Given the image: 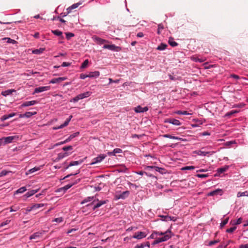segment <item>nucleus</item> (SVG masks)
Instances as JSON below:
<instances>
[{
    "label": "nucleus",
    "instance_id": "nucleus-3",
    "mask_svg": "<svg viewBox=\"0 0 248 248\" xmlns=\"http://www.w3.org/2000/svg\"><path fill=\"white\" fill-rule=\"evenodd\" d=\"M103 48L115 51H120L121 50V48L120 46H116L115 45H105Z\"/></svg>",
    "mask_w": 248,
    "mask_h": 248
},
{
    "label": "nucleus",
    "instance_id": "nucleus-14",
    "mask_svg": "<svg viewBox=\"0 0 248 248\" xmlns=\"http://www.w3.org/2000/svg\"><path fill=\"white\" fill-rule=\"evenodd\" d=\"M81 3H75V4H73L72 5H71V6L69 7L68 8H67L66 10L67 11L66 14H65L63 15V16H66L67 14H69L70 12H71L72 10L73 9H76L78 7V6Z\"/></svg>",
    "mask_w": 248,
    "mask_h": 248
},
{
    "label": "nucleus",
    "instance_id": "nucleus-49",
    "mask_svg": "<svg viewBox=\"0 0 248 248\" xmlns=\"http://www.w3.org/2000/svg\"><path fill=\"white\" fill-rule=\"evenodd\" d=\"M236 229V227L235 226H234V227H231L229 229H228L227 230H226V232H229V233H231V232H232L234 231H235V230Z\"/></svg>",
    "mask_w": 248,
    "mask_h": 248
},
{
    "label": "nucleus",
    "instance_id": "nucleus-21",
    "mask_svg": "<svg viewBox=\"0 0 248 248\" xmlns=\"http://www.w3.org/2000/svg\"><path fill=\"white\" fill-rule=\"evenodd\" d=\"M146 246L148 248L150 247V243L149 242L137 245L134 248H144Z\"/></svg>",
    "mask_w": 248,
    "mask_h": 248
},
{
    "label": "nucleus",
    "instance_id": "nucleus-30",
    "mask_svg": "<svg viewBox=\"0 0 248 248\" xmlns=\"http://www.w3.org/2000/svg\"><path fill=\"white\" fill-rule=\"evenodd\" d=\"M36 114V112H26L25 113L23 114V116H25V117L30 118L31 116L34 115Z\"/></svg>",
    "mask_w": 248,
    "mask_h": 248
},
{
    "label": "nucleus",
    "instance_id": "nucleus-55",
    "mask_svg": "<svg viewBox=\"0 0 248 248\" xmlns=\"http://www.w3.org/2000/svg\"><path fill=\"white\" fill-rule=\"evenodd\" d=\"M10 222V220H6V221L2 222L0 224V227H3L8 224L9 223V222Z\"/></svg>",
    "mask_w": 248,
    "mask_h": 248
},
{
    "label": "nucleus",
    "instance_id": "nucleus-61",
    "mask_svg": "<svg viewBox=\"0 0 248 248\" xmlns=\"http://www.w3.org/2000/svg\"><path fill=\"white\" fill-rule=\"evenodd\" d=\"M230 77L231 78H234L235 79H238L240 78L238 75H235V74H231L230 75Z\"/></svg>",
    "mask_w": 248,
    "mask_h": 248
},
{
    "label": "nucleus",
    "instance_id": "nucleus-48",
    "mask_svg": "<svg viewBox=\"0 0 248 248\" xmlns=\"http://www.w3.org/2000/svg\"><path fill=\"white\" fill-rule=\"evenodd\" d=\"M177 114H182V115H189V114H191V113H189L188 112H187V111H181V110H179L177 112Z\"/></svg>",
    "mask_w": 248,
    "mask_h": 248
},
{
    "label": "nucleus",
    "instance_id": "nucleus-13",
    "mask_svg": "<svg viewBox=\"0 0 248 248\" xmlns=\"http://www.w3.org/2000/svg\"><path fill=\"white\" fill-rule=\"evenodd\" d=\"M223 194V191L221 189H217L215 190L211 191L208 193V196H213L215 195H222Z\"/></svg>",
    "mask_w": 248,
    "mask_h": 248
},
{
    "label": "nucleus",
    "instance_id": "nucleus-35",
    "mask_svg": "<svg viewBox=\"0 0 248 248\" xmlns=\"http://www.w3.org/2000/svg\"><path fill=\"white\" fill-rule=\"evenodd\" d=\"M167 46V45L166 44L161 43L159 46H158V47H157V49L159 50H163L166 49Z\"/></svg>",
    "mask_w": 248,
    "mask_h": 248
},
{
    "label": "nucleus",
    "instance_id": "nucleus-5",
    "mask_svg": "<svg viewBox=\"0 0 248 248\" xmlns=\"http://www.w3.org/2000/svg\"><path fill=\"white\" fill-rule=\"evenodd\" d=\"M50 89V86H42L38 88H36L34 89L33 94L41 93L44 91L49 90Z\"/></svg>",
    "mask_w": 248,
    "mask_h": 248
},
{
    "label": "nucleus",
    "instance_id": "nucleus-64",
    "mask_svg": "<svg viewBox=\"0 0 248 248\" xmlns=\"http://www.w3.org/2000/svg\"><path fill=\"white\" fill-rule=\"evenodd\" d=\"M242 218L240 217L236 221V222L234 223V224H235V225H238V224H240V223H241L242 222Z\"/></svg>",
    "mask_w": 248,
    "mask_h": 248
},
{
    "label": "nucleus",
    "instance_id": "nucleus-8",
    "mask_svg": "<svg viewBox=\"0 0 248 248\" xmlns=\"http://www.w3.org/2000/svg\"><path fill=\"white\" fill-rule=\"evenodd\" d=\"M79 133L78 132H77L76 133H74L70 135L69 136V137L67 139H66L64 141L61 142L60 143L57 144V145L62 144H64V143H65L66 142H68L69 141H70L72 139H73V138H74L76 137L77 136H78L79 135Z\"/></svg>",
    "mask_w": 248,
    "mask_h": 248
},
{
    "label": "nucleus",
    "instance_id": "nucleus-25",
    "mask_svg": "<svg viewBox=\"0 0 248 248\" xmlns=\"http://www.w3.org/2000/svg\"><path fill=\"white\" fill-rule=\"evenodd\" d=\"M91 94V92H86L85 93H83L79 94V97L80 98V99H82L83 98H86L90 96Z\"/></svg>",
    "mask_w": 248,
    "mask_h": 248
},
{
    "label": "nucleus",
    "instance_id": "nucleus-38",
    "mask_svg": "<svg viewBox=\"0 0 248 248\" xmlns=\"http://www.w3.org/2000/svg\"><path fill=\"white\" fill-rule=\"evenodd\" d=\"M52 32L55 35H57L58 36H62V33L61 31H60L57 30L52 31Z\"/></svg>",
    "mask_w": 248,
    "mask_h": 248
},
{
    "label": "nucleus",
    "instance_id": "nucleus-62",
    "mask_svg": "<svg viewBox=\"0 0 248 248\" xmlns=\"http://www.w3.org/2000/svg\"><path fill=\"white\" fill-rule=\"evenodd\" d=\"M8 119V117L7 116V115H4L1 117L0 120L1 121H4Z\"/></svg>",
    "mask_w": 248,
    "mask_h": 248
},
{
    "label": "nucleus",
    "instance_id": "nucleus-45",
    "mask_svg": "<svg viewBox=\"0 0 248 248\" xmlns=\"http://www.w3.org/2000/svg\"><path fill=\"white\" fill-rule=\"evenodd\" d=\"M66 38L67 40H69L71 37L74 36V34L73 33L71 32H66L65 33Z\"/></svg>",
    "mask_w": 248,
    "mask_h": 248
},
{
    "label": "nucleus",
    "instance_id": "nucleus-52",
    "mask_svg": "<svg viewBox=\"0 0 248 248\" xmlns=\"http://www.w3.org/2000/svg\"><path fill=\"white\" fill-rule=\"evenodd\" d=\"M19 206H12L10 207V212L16 211L19 209Z\"/></svg>",
    "mask_w": 248,
    "mask_h": 248
},
{
    "label": "nucleus",
    "instance_id": "nucleus-33",
    "mask_svg": "<svg viewBox=\"0 0 248 248\" xmlns=\"http://www.w3.org/2000/svg\"><path fill=\"white\" fill-rule=\"evenodd\" d=\"M169 43L171 46L173 47L176 46L178 45V43L175 42L173 38L169 39Z\"/></svg>",
    "mask_w": 248,
    "mask_h": 248
},
{
    "label": "nucleus",
    "instance_id": "nucleus-19",
    "mask_svg": "<svg viewBox=\"0 0 248 248\" xmlns=\"http://www.w3.org/2000/svg\"><path fill=\"white\" fill-rule=\"evenodd\" d=\"M100 75V72L99 71L90 72L88 76L89 78H97Z\"/></svg>",
    "mask_w": 248,
    "mask_h": 248
},
{
    "label": "nucleus",
    "instance_id": "nucleus-15",
    "mask_svg": "<svg viewBox=\"0 0 248 248\" xmlns=\"http://www.w3.org/2000/svg\"><path fill=\"white\" fill-rule=\"evenodd\" d=\"M129 194V192L128 191H125L123 192L121 194L117 195V198L118 199H124L125 198L128 196Z\"/></svg>",
    "mask_w": 248,
    "mask_h": 248
},
{
    "label": "nucleus",
    "instance_id": "nucleus-2",
    "mask_svg": "<svg viewBox=\"0 0 248 248\" xmlns=\"http://www.w3.org/2000/svg\"><path fill=\"white\" fill-rule=\"evenodd\" d=\"M95 201H97V202L94 205V206L93 208V210H94L95 209H96L97 208L100 207L102 205L106 204L108 202V200L99 201L98 199H95L93 201V202L91 204H88L87 206H89V205L93 204L95 202Z\"/></svg>",
    "mask_w": 248,
    "mask_h": 248
},
{
    "label": "nucleus",
    "instance_id": "nucleus-18",
    "mask_svg": "<svg viewBox=\"0 0 248 248\" xmlns=\"http://www.w3.org/2000/svg\"><path fill=\"white\" fill-rule=\"evenodd\" d=\"M14 89H10L1 92V94L3 96H6L7 95L12 94L13 93L16 92Z\"/></svg>",
    "mask_w": 248,
    "mask_h": 248
},
{
    "label": "nucleus",
    "instance_id": "nucleus-6",
    "mask_svg": "<svg viewBox=\"0 0 248 248\" xmlns=\"http://www.w3.org/2000/svg\"><path fill=\"white\" fill-rule=\"evenodd\" d=\"M164 122L166 123L171 124L175 125H180L181 124L179 120L173 119V118H169V119H166L165 120Z\"/></svg>",
    "mask_w": 248,
    "mask_h": 248
},
{
    "label": "nucleus",
    "instance_id": "nucleus-42",
    "mask_svg": "<svg viewBox=\"0 0 248 248\" xmlns=\"http://www.w3.org/2000/svg\"><path fill=\"white\" fill-rule=\"evenodd\" d=\"M195 169V167L193 166H186L181 169L183 170H192Z\"/></svg>",
    "mask_w": 248,
    "mask_h": 248
},
{
    "label": "nucleus",
    "instance_id": "nucleus-17",
    "mask_svg": "<svg viewBox=\"0 0 248 248\" xmlns=\"http://www.w3.org/2000/svg\"><path fill=\"white\" fill-rule=\"evenodd\" d=\"M70 120H71L69 118L67 119L63 124H61L59 126L54 127H53V129L57 130V129H60V128H63L64 127L67 126L68 124H69V122L70 121Z\"/></svg>",
    "mask_w": 248,
    "mask_h": 248
},
{
    "label": "nucleus",
    "instance_id": "nucleus-9",
    "mask_svg": "<svg viewBox=\"0 0 248 248\" xmlns=\"http://www.w3.org/2000/svg\"><path fill=\"white\" fill-rule=\"evenodd\" d=\"M17 136H9L7 137H3V140H4V144H7L10 143H11L14 140H16L18 139Z\"/></svg>",
    "mask_w": 248,
    "mask_h": 248
},
{
    "label": "nucleus",
    "instance_id": "nucleus-54",
    "mask_svg": "<svg viewBox=\"0 0 248 248\" xmlns=\"http://www.w3.org/2000/svg\"><path fill=\"white\" fill-rule=\"evenodd\" d=\"M208 175L207 174H198L196 175V176L199 178H205L207 177Z\"/></svg>",
    "mask_w": 248,
    "mask_h": 248
},
{
    "label": "nucleus",
    "instance_id": "nucleus-27",
    "mask_svg": "<svg viewBox=\"0 0 248 248\" xmlns=\"http://www.w3.org/2000/svg\"><path fill=\"white\" fill-rule=\"evenodd\" d=\"M74 185V184H68L67 185H66L64 186H63L62 188H60L59 189V191H60L63 190L64 192H65L67 190H68L69 188L71 187Z\"/></svg>",
    "mask_w": 248,
    "mask_h": 248
},
{
    "label": "nucleus",
    "instance_id": "nucleus-63",
    "mask_svg": "<svg viewBox=\"0 0 248 248\" xmlns=\"http://www.w3.org/2000/svg\"><path fill=\"white\" fill-rule=\"evenodd\" d=\"M70 64H71V63L70 62H63L62 64V67L68 66L70 65Z\"/></svg>",
    "mask_w": 248,
    "mask_h": 248
},
{
    "label": "nucleus",
    "instance_id": "nucleus-29",
    "mask_svg": "<svg viewBox=\"0 0 248 248\" xmlns=\"http://www.w3.org/2000/svg\"><path fill=\"white\" fill-rule=\"evenodd\" d=\"M45 49L44 48H40L39 49H34L32 51V53L35 54H40L42 53L45 50Z\"/></svg>",
    "mask_w": 248,
    "mask_h": 248
},
{
    "label": "nucleus",
    "instance_id": "nucleus-50",
    "mask_svg": "<svg viewBox=\"0 0 248 248\" xmlns=\"http://www.w3.org/2000/svg\"><path fill=\"white\" fill-rule=\"evenodd\" d=\"M80 99V98L79 95L78 94V95H77L76 97H75L74 98H73L70 101V102H78Z\"/></svg>",
    "mask_w": 248,
    "mask_h": 248
},
{
    "label": "nucleus",
    "instance_id": "nucleus-28",
    "mask_svg": "<svg viewBox=\"0 0 248 248\" xmlns=\"http://www.w3.org/2000/svg\"><path fill=\"white\" fill-rule=\"evenodd\" d=\"M122 152V150L119 148H115L112 152L108 153L109 155H115L116 154Z\"/></svg>",
    "mask_w": 248,
    "mask_h": 248
},
{
    "label": "nucleus",
    "instance_id": "nucleus-36",
    "mask_svg": "<svg viewBox=\"0 0 248 248\" xmlns=\"http://www.w3.org/2000/svg\"><path fill=\"white\" fill-rule=\"evenodd\" d=\"M242 196H248V192L247 191H246L243 192H239L237 194V197H240Z\"/></svg>",
    "mask_w": 248,
    "mask_h": 248
},
{
    "label": "nucleus",
    "instance_id": "nucleus-56",
    "mask_svg": "<svg viewBox=\"0 0 248 248\" xmlns=\"http://www.w3.org/2000/svg\"><path fill=\"white\" fill-rule=\"evenodd\" d=\"M8 172H9L8 171H6L5 170H3L0 173V177L6 175Z\"/></svg>",
    "mask_w": 248,
    "mask_h": 248
},
{
    "label": "nucleus",
    "instance_id": "nucleus-31",
    "mask_svg": "<svg viewBox=\"0 0 248 248\" xmlns=\"http://www.w3.org/2000/svg\"><path fill=\"white\" fill-rule=\"evenodd\" d=\"M239 112V110H232L230 112H227L226 114H225V116L226 117H230L231 116H232V115L234 114H235V113H237Z\"/></svg>",
    "mask_w": 248,
    "mask_h": 248
},
{
    "label": "nucleus",
    "instance_id": "nucleus-41",
    "mask_svg": "<svg viewBox=\"0 0 248 248\" xmlns=\"http://www.w3.org/2000/svg\"><path fill=\"white\" fill-rule=\"evenodd\" d=\"M43 206H44V204H43V203H37V204H35L34 205H33L31 207V208L35 209L39 208L40 207H42Z\"/></svg>",
    "mask_w": 248,
    "mask_h": 248
},
{
    "label": "nucleus",
    "instance_id": "nucleus-46",
    "mask_svg": "<svg viewBox=\"0 0 248 248\" xmlns=\"http://www.w3.org/2000/svg\"><path fill=\"white\" fill-rule=\"evenodd\" d=\"M93 199V197H89L87 199H85L81 202V204H83L85 202H88L91 201Z\"/></svg>",
    "mask_w": 248,
    "mask_h": 248
},
{
    "label": "nucleus",
    "instance_id": "nucleus-22",
    "mask_svg": "<svg viewBox=\"0 0 248 248\" xmlns=\"http://www.w3.org/2000/svg\"><path fill=\"white\" fill-rule=\"evenodd\" d=\"M214 153L215 152H205L204 151L200 150L198 152L197 154L200 155L205 156L208 154H210L211 155H213Z\"/></svg>",
    "mask_w": 248,
    "mask_h": 248
},
{
    "label": "nucleus",
    "instance_id": "nucleus-58",
    "mask_svg": "<svg viewBox=\"0 0 248 248\" xmlns=\"http://www.w3.org/2000/svg\"><path fill=\"white\" fill-rule=\"evenodd\" d=\"M5 39H7L8 40V42L9 43H12V44H15L16 43V41L14 40H13L10 38H5Z\"/></svg>",
    "mask_w": 248,
    "mask_h": 248
},
{
    "label": "nucleus",
    "instance_id": "nucleus-4",
    "mask_svg": "<svg viewBox=\"0 0 248 248\" xmlns=\"http://www.w3.org/2000/svg\"><path fill=\"white\" fill-rule=\"evenodd\" d=\"M106 157V155L104 154L100 155L94 158L93 159L92 162L91 163V165H93L94 164L100 162L102 161L105 157Z\"/></svg>",
    "mask_w": 248,
    "mask_h": 248
},
{
    "label": "nucleus",
    "instance_id": "nucleus-34",
    "mask_svg": "<svg viewBox=\"0 0 248 248\" xmlns=\"http://www.w3.org/2000/svg\"><path fill=\"white\" fill-rule=\"evenodd\" d=\"M27 190L26 187L25 186H23L17 189L16 192V194H18V193H22L25 191Z\"/></svg>",
    "mask_w": 248,
    "mask_h": 248
},
{
    "label": "nucleus",
    "instance_id": "nucleus-11",
    "mask_svg": "<svg viewBox=\"0 0 248 248\" xmlns=\"http://www.w3.org/2000/svg\"><path fill=\"white\" fill-rule=\"evenodd\" d=\"M146 236V235L145 232H136L135 234L133 235V237L136 239H140L145 237Z\"/></svg>",
    "mask_w": 248,
    "mask_h": 248
},
{
    "label": "nucleus",
    "instance_id": "nucleus-57",
    "mask_svg": "<svg viewBox=\"0 0 248 248\" xmlns=\"http://www.w3.org/2000/svg\"><path fill=\"white\" fill-rule=\"evenodd\" d=\"M137 173L138 174H140V175H142L143 174L145 173L146 175H147L148 176H150V177L152 176V174H148L147 172H144V171H140L139 172H137Z\"/></svg>",
    "mask_w": 248,
    "mask_h": 248
},
{
    "label": "nucleus",
    "instance_id": "nucleus-53",
    "mask_svg": "<svg viewBox=\"0 0 248 248\" xmlns=\"http://www.w3.org/2000/svg\"><path fill=\"white\" fill-rule=\"evenodd\" d=\"M62 149L64 151H68V150H72L73 149V147L72 146H65V147H63Z\"/></svg>",
    "mask_w": 248,
    "mask_h": 248
},
{
    "label": "nucleus",
    "instance_id": "nucleus-24",
    "mask_svg": "<svg viewBox=\"0 0 248 248\" xmlns=\"http://www.w3.org/2000/svg\"><path fill=\"white\" fill-rule=\"evenodd\" d=\"M38 190H39L38 189H36V190H31L28 192L27 193H26L24 196H26V198H29L31 196H32L33 195H34L35 193H37L38 192Z\"/></svg>",
    "mask_w": 248,
    "mask_h": 248
},
{
    "label": "nucleus",
    "instance_id": "nucleus-32",
    "mask_svg": "<svg viewBox=\"0 0 248 248\" xmlns=\"http://www.w3.org/2000/svg\"><path fill=\"white\" fill-rule=\"evenodd\" d=\"M161 217L163 218L162 220H163V221H167L168 220H174L173 219L174 218V217H170L168 216H161Z\"/></svg>",
    "mask_w": 248,
    "mask_h": 248
},
{
    "label": "nucleus",
    "instance_id": "nucleus-1",
    "mask_svg": "<svg viewBox=\"0 0 248 248\" xmlns=\"http://www.w3.org/2000/svg\"><path fill=\"white\" fill-rule=\"evenodd\" d=\"M164 234V236L161 237L155 238L154 242V244H157L159 243L167 241L171 237V231L169 230L166 231Z\"/></svg>",
    "mask_w": 248,
    "mask_h": 248
},
{
    "label": "nucleus",
    "instance_id": "nucleus-10",
    "mask_svg": "<svg viewBox=\"0 0 248 248\" xmlns=\"http://www.w3.org/2000/svg\"><path fill=\"white\" fill-rule=\"evenodd\" d=\"M66 79V77H60L58 78H53L49 81V83L52 84L60 83Z\"/></svg>",
    "mask_w": 248,
    "mask_h": 248
},
{
    "label": "nucleus",
    "instance_id": "nucleus-7",
    "mask_svg": "<svg viewBox=\"0 0 248 248\" xmlns=\"http://www.w3.org/2000/svg\"><path fill=\"white\" fill-rule=\"evenodd\" d=\"M93 39L98 45H102L105 43H108V41L102 39L97 36L94 35L92 37Z\"/></svg>",
    "mask_w": 248,
    "mask_h": 248
},
{
    "label": "nucleus",
    "instance_id": "nucleus-47",
    "mask_svg": "<svg viewBox=\"0 0 248 248\" xmlns=\"http://www.w3.org/2000/svg\"><path fill=\"white\" fill-rule=\"evenodd\" d=\"M229 220V217L226 218L221 223H220V227L222 228L225 225H226L228 222Z\"/></svg>",
    "mask_w": 248,
    "mask_h": 248
},
{
    "label": "nucleus",
    "instance_id": "nucleus-60",
    "mask_svg": "<svg viewBox=\"0 0 248 248\" xmlns=\"http://www.w3.org/2000/svg\"><path fill=\"white\" fill-rule=\"evenodd\" d=\"M53 221H56L57 222L60 223L63 221V219L62 217H58V218H55Z\"/></svg>",
    "mask_w": 248,
    "mask_h": 248
},
{
    "label": "nucleus",
    "instance_id": "nucleus-51",
    "mask_svg": "<svg viewBox=\"0 0 248 248\" xmlns=\"http://www.w3.org/2000/svg\"><path fill=\"white\" fill-rule=\"evenodd\" d=\"M40 168L39 167H34L32 169H30L29 170V173H33L36 171L39 170Z\"/></svg>",
    "mask_w": 248,
    "mask_h": 248
},
{
    "label": "nucleus",
    "instance_id": "nucleus-59",
    "mask_svg": "<svg viewBox=\"0 0 248 248\" xmlns=\"http://www.w3.org/2000/svg\"><path fill=\"white\" fill-rule=\"evenodd\" d=\"M87 77H88V75H87V74H84L82 73L80 75V78L81 79H85Z\"/></svg>",
    "mask_w": 248,
    "mask_h": 248
},
{
    "label": "nucleus",
    "instance_id": "nucleus-26",
    "mask_svg": "<svg viewBox=\"0 0 248 248\" xmlns=\"http://www.w3.org/2000/svg\"><path fill=\"white\" fill-rule=\"evenodd\" d=\"M229 169L228 166H225L224 167L220 168L217 169V172L221 174L227 171Z\"/></svg>",
    "mask_w": 248,
    "mask_h": 248
},
{
    "label": "nucleus",
    "instance_id": "nucleus-39",
    "mask_svg": "<svg viewBox=\"0 0 248 248\" xmlns=\"http://www.w3.org/2000/svg\"><path fill=\"white\" fill-rule=\"evenodd\" d=\"M146 169H154L155 170V171H159V172H160V170H163V169H162L161 168H159V167H158L150 166H147Z\"/></svg>",
    "mask_w": 248,
    "mask_h": 248
},
{
    "label": "nucleus",
    "instance_id": "nucleus-43",
    "mask_svg": "<svg viewBox=\"0 0 248 248\" xmlns=\"http://www.w3.org/2000/svg\"><path fill=\"white\" fill-rule=\"evenodd\" d=\"M164 26L162 24H159L158 25V30H157V33L160 34L161 33V31L164 29Z\"/></svg>",
    "mask_w": 248,
    "mask_h": 248
},
{
    "label": "nucleus",
    "instance_id": "nucleus-37",
    "mask_svg": "<svg viewBox=\"0 0 248 248\" xmlns=\"http://www.w3.org/2000/svg\"><path fill=\"white\" fill-rule=\"evenodd\" d=\"M163 137L164 138H170V139H171L181 140L180 138H178L177 137L172 136H171L170 135H169V134L164 135Z\"/></svg>",
    "mask_w": 248,
    "mask_h": 248
},
{
    "label": "nucleus",
    "instance_id": "nucleus-20",
    "mask_svg": "<svg viewBox=\"0 0 248 248\" xmlns=\"http://www.w3.org/2000/svg\"><path fill=\"white\" fill-rule=\"evenodd\" d=\"M83 162V160H79L78 161H72L70 163L69 165L66 167V169H68V167L77 166L81 164Z\"/></svg>",
    "mask_w": 248,
    "mask_h": 248
},
{
    "label": "nucleus",
    "instance_id": "nucleus-40",
    "mask_svg": "<svg viewBox=\"0 0 248 248\" xmlns=\"http://www.w3.org/2000/svg\"><path fill=\"white\" fill-rule=\"evenodd\" d=\"M68 155V154L67 153H60L58 154V158L59 159H61L63 158V157L67 156Z\"/></svg>",
    "mask_w": 248,
    "mask_h": 248
},
{
    "label": "nucleus",
    "instance_id": "nucleus-44",
    "mask_svg": "<svg viewBox=\"0 0 248 248\" xmlns=\"http://www.w3.org/2000/svg\"><path fill=\"white\" fill-rule=\"evenodd\" d=\"M89 63V61L88 60H86L84 61V62L82 63L81 65V68H85L87 67V65Z\"/></svg>",
    "mask_w": 248,
    "mask_h": 248
},
{
    "label": "nucleus",
    "instance_id": "nucleus-23",
    "mask_svg": "<svg viewBox=\"0 0 248 248\" xmlns=\"http://www.w3.org/2000/svg\"><path fill=\"white\" fill-rule=\"evenodd\" d=\"M42 234V232H36L31 235L30 237V239H35L38 237H39Z\"/></svg>",
    "mask_w": 248,
    "mask_h": 248
},
{
    "label": "nucleus",
    "instance_id": "nucleus-16",
    "mask_svg": "<svg viewBox=\"0 0 248 248\" xmlns=\"http://www.w3.org/2000/svg\"><path fill=\"white\" fill-rule=\"evenodd\" d=\"M37 102L35 100H32L30 101H27L24 102L21 105L22 107H28L30 106L34 105V104H36Z\"/></svg>",
    "mask_w": 248,
    "mask_h": 248
},
{
    "label": "nucleus",
    "instance_id": "nucleus-12",
    "mask_svg": "<svg viewBox=\"0 0 248 248\" xmlns=\"http://www.w3.org/2000/svg\"><path fill=\"white\" fill-rule=\"evenodd\" d=\"M148 110V108L147 107H145L144 108L141 107L140 106H138L137 107L135 108L134 110L137 113H141L146 112Z\"/></svg>",
    "mask_w": 248,
    "mask_h": 248
}]
</instances>
